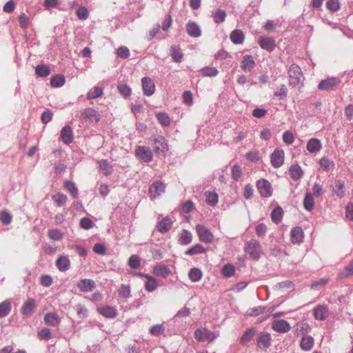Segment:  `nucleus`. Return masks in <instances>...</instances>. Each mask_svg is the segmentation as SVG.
<instances>
[{"label":"nucleus","instance_id":"nucleus-1","mask_svg":"<svg viewBox=\"0 0 353 353\" xmlns=\"http://www.w3.org/2000/svg\"><path fill=\"white\" fill-rule=\"evenodd\" d=\"M245 252L250 258L254 260L259 259L261 250L259 243L255 239H251L245 247Z\"/></svg>","mask_w":353,"mask_h":353},{"label":"nucleus","instance_id":"nucleus-2","mask_svg":"<svg viewBox=\"0 0 353 353\" xmlns=\"http://www.w3.org/2000/svg\"><path fill=\"white\" fill-rule=\"evenodd\" d=\"M195 230L199 239L205 243H212L214 241V234L212 232L205 226L203 225H196Z\"/></svg>","mask_w":353,"mask_h":353},{"label":"nucleus","instance_id":"nucleus-3","mask_svg":"<svg viewBox=\"0 0 353 353\" xmlns=\"http://www.w3.org/2000/svg\"><path fill=\"white\" fill-rule=\"evenodd\" d=\"M194 337L199 342H212L216 337L215 333L206 328H199L194 332Z\"/></svg>","mask_w":353,"mask_h":353},{"label":"nucleus","instance_id":"nucleus-4","mask_svg":"<svg viewBox=\"0 0 353 353\" xmlns=\"http://www.w3.org/2000/svg\"><path fill=\"white\" fill-rule=\"evenodd\" d=\"M256 188L263 197H270L272 196L273 189L271 183L265 179H261L256 181Z\"/></svg>","mask_w":353,"mask_h":353},{"label":"nucleus","instance_id":"nucleus-5","mask_svg":"<svg viewBox=\"0 0 353 353\" xmlns=\"http://www.w3.org/2000/svg\"><path fill=\"white\" fill-rule=\"evenodd\" d=\"M290 83L291 85H298L303 77L301 68L296 64H292L288 70Z\"/></svg>","mask_w":353,"mask_h":353},{"label":"nucleus","instance_id":"nucleus-6","mask_svg":"<svg viewBox=\"0 0 353 353\" xmlns=\"http://www.w3.org/2000/svg\"><path fill=\"white\" fill-rule=\"evenodd\" d=\"M81 118L90 123H98L100 120V115L94 109L88 108L81 112Z\"/></svg>","mask_w":353,"mask_h":353},{"label":"nucleus","instance_id":"nucleus-7","mask_svg":"<svg viewBox=\"0 0 353 353\" xmlns=\"http://www.w3.org/2000/svg\"><path fill=\"white\" fill-rule=\"evenodd\" d=\"M272 329L276 332L287 333L291 330V325L285 320L274 319L272 323Z\"/></svg>","mask_w":353,"mask_h":353},{"label":"nucleus","instance_id":"nucleus-8","mask_svg":"<svg viewBox=\"0 0 353 353\" xmlns=\"http://www.w3.org/2000/svg\"><path fill=\"white\" fill-rule=\"evenodd\" d=\"M165 185L161 181L154 182L149 188V194L152 199H154L159 196L165 192Z\"/></svg>","mask_w":353,"mask_h":353},{"label":"nucleus","instance_id":"nucleus-9","mask_svg":"<svg viewBox=\"0 0 353 353\" xmlns=\"http://www.w3.org/2000/svg\"><path fill=\"white\" fill-rule=\"evenodd\" d=\"M258 43L262 49L269 52L273 51L276 48L275 39L270 37H260Z\"/></svg>","mask_w":353,"mask_h":353},{"label":"nucleus","instance_id":"nucleus-10","mask_svg":"<svg viewBox=\"0 0 353 353\" xmlns=\"http://www.w3.org/2000/svg\"><path fill=\"white\" fill-rule=\"evenodd\" d=\"M285 154L281 149H276L270 157L271 164L274 168H279L284 163Z\"/></svg>","mask_w":353,"mask_h":353},{"label":"nucleus","instance_id":"nucleus-11","mask_svg":"<svg viewBox=\"0 0 353 353\" xmlns=\"http://www.w3.org/2000/svg\"><path fill=\"white\" fill-rule=\"evenodd\" d=\"M341 83L340 79L336 77H330L325 80H322L319 85L318 88L321 90H329L338 86Z\"/></svg>","mask_w":353,"mask_h":353},{"label":"nucleus","instance_id":"nucleus-12","mask_svg":"<svg viewBox=\"0 0 353 353\" xmlns=\"http://www.w3.org/2000/svg\"><path fill=\"white\" fill-rule=\"evenodd\" d=\"M136 156L145 162H150L152 159L151 150L145 146H138L135 150Z\"/></svg>","mask_w":353,"mask_h":353},{"label":"nucleus","instance_id":"nucleus-13","mask_svg":"<svg viewBox=\"0 0 353 353\" xmlns=\"http://www.w3.org/2000/svg\"><path fill=\"white\" fill-rule=\"evenodd\" d=\"M37 307V303L33 299H28L24 302L21 308V312L25 316H30L34 312Z\"/></svg>","mask_w":353,"mask_h":353},{"label":"nucleus","instance_id":"nucleus-14","mask_svg":"<svg viewBox=\"0 0 353 353\" xmlns=\"http://www.w3.org/2000/svg\"><path fill=\"white\" fill-rule=\"evenodd\" d=\"M141 83L144 94L148 97L152 95L155 91L154 81L149 77H143Z\"/></svg>","mask_w":353,"mask_h":353},{"label":"nucleus","instance_id":"nucleus-15","mask_svg":"<svg viewBox=\"0 0 353 353\" xmlns=\"http://www.w3.org/2000/svg\"><path fill=\"white\" fill-rule=\"evenodd\" d=\"M77 286L81 292H88L92 291L96 288V283L92 280L83 279L77 283Z\"/></svg>","mask_w":353,"mask_h":353},{"label":"nucleus","instance_id":"nucleus-16","mask_svg":"<svg viewBox=\"0 0 353 353\" xmlns=\"http://www.w3.org/2000/svg\"><path fill=\"white\" fill-rule=\"evenodd\" d=\"M313 314L315 319L323 321L328 316V308L325 305H319L314 309Z\"/></svg>","mask_w":353,"mask_h":353},{"label":"nucleus","instance_id":"nucleus-17","mask_svg":"<svg viewBox=\"0 0 353 353\" xmlns=\"http://www.w3.org/2000/svg\"><path fill=\"white\" fill-rule=\"evenodd\" d=\"M272 337L267 332L261 333L256 339V344L260 348H268L271 345Z\"/></svg>","mask_w":353,"mask_h":353},{"label":"nucleus","instance_id":"nucleus-18","mask_svg":"<svg viewBox=\"0 0 353 353\" xmlns=\"http://www.w3.org/2000/svg\"><path fill=\"white\" fill-rule=\"evenodd\" d=\"M255 66V61L252 55L246 54L242 57L241 68L243 71H250Z\"/></svg>","mask_w":353,"mask_h":353},{"label":"nucleus","instance_id":"nucleus-19","mask_svg":"<svg viewBox=\"0 0 353 353\" xmlns=\"http://www.w3.org/2000/svg\"><path fill=\"white\" fill-rule=\"evenodd\" d=\"M44 322L46 325L56 327L61 323V318L55 312H48L44 316Z\"/></svg>","mask_w":353,"mask_h":353},{"label":"nucleus","instance_id":"nucleus-20","mask_svg":"<svg viewBox=\"0 0 353 353\" xmlns=\"http://www.w3.org/2000/svg\"><path fill=\"white\" fill-rule=\"evenodd\" d=\"M230 39L234 44H242L245 40V34L241 30L236 29L230 33Z\"/></svg>","mask_w":353,"mask_h":353},{"label":"nucleus","instance_id":"nucleus-21","mask_svg":"<svg viewBox=\"0 0 353 353\" xmlns=\"http://www.w3.org/2000/svg\"><path fill=\"white\" fill-rule=\"evenodd\" d=\"M153 150L156 153L164 152L168 150V145L164 137H160L154 140Z\"/></svg>","mask_w":353,"mask_h":353},{"label":"nucleus","instance_id":"nucleus-22","mask_svg":"<svg viewBox=\"0 0 353 353\" xmlns=\"http://www.w3.org/2000/svg\"><path fill=\"white\" fill-rule=\"evenodd\" d=\"M97 311L100 314L107 318H114L117 315V310L109 305L99 307L97 308Z\"/></svg>","mask_w":353,"mask_h":353},{"label":"nucleus","instance_id":"nucleus-23","mask_svg":"<svg viewBox=\"0 0 353 353\" xmlns=\"http://www.w3.org/2000/svg\"><path fill=\"white\" fill-rule=\"evenodd\" d=\"M60 136L62 141L66 144H69L73 141L72 130L69 125H65L62 128Z\"/></svg>","mask_w":353,"mask_h":353},{"label":"nucleus","instance_id":"nucleus-24","mask_svg":"<svg viewBox=\"0 0 353 353\" xmlns=\"http://www.w3.org/2000/svg\"><path fill=\"white\" fill-rule=\"evenodd\" d=\"M306 148L310 153H316L321 150L322 144L319 139L312 138L308 141Z\"/></svg>","mask_w":353,"mask_h":353},{"label":"nucleus","instance_id":"nucleus-25","mask_svg":"<svg viewBox=\"0 0 353 353\" xmlns=\"http://www.w3.org/2000/svg\"><path fill=\"white\" fill-rule=\"evenodd\" d=\"M188 34L193 37H199L201 34L199 26L194 22L189 21L186 25Z\"/></svg>","mask_w":353,"mask_h":353},{"label":"nucleus","instance_id":"nucleus-26","mask_svg":"<svg viewBox=\"0 0 353 353\" xmlns=\"http://www.w3.org/2000/svg\"><path fill=\"white\" fill-rule=\"evenodd\" d=\"M291 241L293 243H299L303 241V232L301 228L295 227L290 232Z\"/></svg>","mask_w":353,"mask_h":353},{"label":"nucleus","instance_id":"nucleus-27","mask_svg":"<svg viewBox=\"0 0 353 353\" xmlns=\"http://www.w3.org/2000/svg\"><path fill=\"white\" fill-rule=\"evenodd\" d=\"M56 265L60 271L65 272L70 267V259L66 256H61L57 259Z\"/></svg>","mask_w":353,"mask_h":353},{"label":"nucleus","instance_id":"nucleus-28","mask_svg":"<svg viewBox=\"0 0 353 353\" xmlns=\"http://www.w3.org/2000/svg\"><path fill=\"white\" fill-rule=\"evenodd\" d=\"M172 221L169 218H164L160 222L158 223L157 228L159 232L161 233H165L170 230L172 228Z\"/></svg>","mask_w":353,"mask_h":353},{"label":"nucleus","instance_id":"nucleus-29","mask_svg":"<svg viewBox=\"0 0 353 353\" xmlns=\"http://www.w3.org/2000/svg\"><path fill=\"white\" fill-rule=\"evenodd\" d=\"M138 275L144 276L145 278H146L148 279L145 284V290L147 291L152 292L157 288L158 283H157V280L154 278H153L148 274H142V273H139V274H138Z\"/></svg>","mask_w":353,"mask_h":353},{"label":"nucleus","instance_id":"nucleus-30","mask_svg":"<svg viewBox=\"0 0 353 353\" xmlns=\"http://www.w3.org/2000/svg\"><path fill=\"white\" fill-rule=\"evenodd\" d=\"M289 172L291 178L294 181H297L301 179L303 174V171L299 165H291Z\"/></svg>","mask_w":353,"mask_h":353},{"label":"nucleus","instance_id":"nucleus-31","mask_svg":"<svg viewBox=\"0 0 353 353\" xmlns=\"http://www.w3.org/2000/svg\"><path fill=\"white\" fill-rule=\"evenodd\" d=\"M314 343V341L312 336H305L301 339L300 346L302 350L305 351H309L313 347Z\"/></svg>","mask_w":353,"mask_h":353},{"label":"nucleus","instance_id":"nucleus-32","mask_svg":"<svg viewBox=\"0 0 353 353\" xmlns=\"http://www.w3.org/2000/svg\"><path fill=\"white\" fill-rule=\"evenodd\" d=\"M192 241V234L187 230H183L179 236V243L181 245H188Z\"/></svg>","mask_w":353,"mask_h":353},{"label":"nucleus","instance_id":"nucleus-33","mask_svg":"<svg viewBox=\"0 0 353 353\" xmlns=\"http://www.w3.org/2000/svg\"><path fill=\"white\" fill-rule=\"evenodd\" d=\"M170 54L174 62L180 63L182 61L183 54L178 46H172L171 47Z\"/></svg>","mask_w":353,"mask_h":353},{"label":"nucleus","instance_id":"nucleus-34","mask_svg":"<svg viewBox=\"0 0 353 353\" xmlns=\"http://www.w3.org/2000/svg\"><path fill=\"white\" fill-rule=\"evenodd\" d=\"M319 165L321 169L329 172L334 168L335 163L333 161L326 157H323L319 160Z\"/></svg>","mask_w":353,"mask_h":353},{"label":"nucleus","instance_id":"nucleus-35","mask_svg":"<svg viewBox=\"0 0 353 353\" xmlns=\"http://www.w3.org/2000/svg\"><path fill=\"white\" fill-rule=\"evenodd\" d=\"M12 308L11 302L9 300H5L0 303V318L8 316Z\"/></svg>","mask_w":353,"mask_h":353},{"label":"nucleus","instance_id":"nucleus-36","mask_svg":"<svg viewBox=\"0 0 353 353\" xmlns=\"http://www.w3.org/2000/svg\"><path fill=\"white\" fill-rule=\"evenodd\" d=\"M153 272L157 276H161L165 278L170 274L171 271L168 266L161 265L154 267Z\"/></svg>","mask_w":353,"mask_h":353},{"label":"nucleus","instance_id":"nucleus-37","mask_svg":"<svg viewBox=\"0 0 353 353\" xmlns=\"http://www.w3.org/2000/svg\"><path fill=\"white\" fill-rule=\"evenodd\" d=\"M256 330L254 328L247 330L240 339V343L245 345L249 341L252 340L254 336Z\"/></svg>","mask_w":353,"mask_h":353},{"label":"nucleus","instance_id":"nucleus-38","mask_svg":"<svg viewBox=\"0 0 353 353\" xmlns=\"http://www.w3.org/2000/svg\"><path fill=\"white\" fill-rule=\"evenodd\" d=\"M207 250L199 243H197L185 251L186 255H195L199 254L205 253Z\"/></svg>","mask_w":353,"mask_h":353},{"label":"nucleus","instance_id":"nucleus-39","mask_svg":"<svg viewBox=\"0 0 353 353\" xmlns=\"http://www.w3.org/2000/svg\"><path fill=\"white\" fill-rule=\"evenodd\" d=\"M202 276V271L197 268L190 269L188 272V277L192 282L199 281L201 279Z\"/></svg>","mask_w":353,"mask_h":353},{"label":"nucleus","instance_id":"nucleus-40","mask_svg":"<svg viewBox=\"0 0 353 353\" xmlns=\"http://www.w3.org/2000/svg\"><path fill=\"white\" fill-rule=\"evenodd\" d=\"M103 89L99 86H94L92 88L87 94L88 99H93L102 96Z\"/></svg>","mask_w":353,"mask_h":353},{"label":"nucleus","instance_id":"nucleus-41","mask_svg":"<svg viewBox=\"0 0 353 353\" xmlns=\"http://www.w3.org/2000/svg\"><path fill=\"white\" fill-rule=\"evenodd\" d=\"M52 199L57 207L63 206L68 200L66 195L61 192L52 195Z\"/></svg>","mask_w":353,"mask_h":353},{"label":"nucleus","instance_id":"nucleus-42","mask_svg":"<svg viewBox=\"0 0 353 353\" xmlns=\"http://www.w3.org/2000/svg\"><path fill=\"white\" fill-rule=\"evenodd\" d=\"M65 83V79L63 75L57 74L51 78L50 85L53 88H59L63 86Z\"/></svg>","mask_w":353,"mask_h":353},{"label":"nucleus","instance_id":"nucleus-43","mask_svg":"<svg viewBox=\"0 0 353 353\" xmlns=\"http://www.w3.org/2000/svg\"><path fill=\"white\" fill-rule=\"evenodd\" d=\"M212 17L216 23H223L225 20L226 12L221 9H217L212 12Z\"/></svg>","mask_w":353,"mask_h":353},{"label":"nucleus","instance_id":"nucleus-44","mask_svg":"<svg viewBox=\"0 0 353 353\" xmlns=\"http://www.w3.org/2000/svg\"><path fill=\"white\" fill-rule=\"evenodd\" d=\"M99 170L103 174L108 176L112 173V168L107 160H101L99 162Z\"/></svg>","mask_w":353,"mask_h":353},{"label":"nucleus","instance_id":"nucleus-45","mask_svg":"<svg viewBox=\"0 0 353 353\" xmlns=\"http://www.w3.org/2000/svg\"><path fill=\"white\" fill-rule=\"evenodd\" d=\"M303 205L305 210L307 211H311L314 208V200L313 196L310 193H307L305 194Z\"/></svg>","mask_w":353,"mask_h":353},{"label":"nucleus","instance_id":"nucleus-46","mask_svg":"<svg viewBox=\"0 0 353 353\" xmlns=\"http://www.w3.org/2000/svg\"><path fill=\"white\" fill-rule=\"evenodd\" d=\"M283 217V210L281 207H277L273 210L271 213V218L273 222L279 223Z\"/></svg>","mask_w":353,"mask_h":353},{"label":"nucleus","instance_id":"nucleus-47","mask_svg":"<svg viewBox=\"0 0 353 353\" xmlns=\"http://www.w3.org/2000/svg\"><path fill=\"white\" fill-rule=\"evenodd\" d=\"M64 187L74 198H76L77 196L78 189L75 185L74 183L70 181H67L64 183Z\"/></svg>","mask_w":353,"mask_h":353},{"label":"nucleus","instance_id":"nucleus-48","mask_svg":"<svg viewBox=\"0 0 353 353\" xmlns=\"http://www.w3.org/2000/svg\"><path fill=\"white\" fill-rule=\"evenodd\" d=\"M199 72L203 77H215L219 74L218 70L212 67H205Z\"/></svg>","mask_w":353,"mask_h":353},{"label":"nucleus","instance_id":"nucleus-49","mask_svg":"<svg viewBox=\"0 0 353 353\" xmlns=\"http://www.w3.org/2000/svg\"><path fill=\"white\" fill-rule=\"evenodd\" d=\"M157 118L159 121V122L163 125V126H169L170 124V118L169 116L165 113V112H158L157 113Z\"/></svg>","mask_w":353,"mask_h":353},{"label":"nucleus","instance_id":"nucleus-50","mask_svg":"<svg viewBox=\"0 0 353 353\" xmlns=\"http://www.w3.org/2000/svg\"><path fill=\"white\" fill-rule=\"evenodd\" d=\"M334 192L337 196L342 198L345 195V184L343 181L338 180L335 181Z\"/></svg>","mask_w":353,"mask_h":353},{"label":"nucleus","instance_id":"nucleus-51","mask_svg":"<svg viewBox=\"0 0 353 353\" xmlns=\"http://www.w3.org/2000/svg\"><path fill=\"white\" fill-rule=\"evenodd\" d=\"M35 73L39 77H46L50 74V70L49 67L41 65L35 68Z\"/></svg>","mask_w":353,"mask_h":353},{"label":"nucleus","instance_id":"nucleus-52","mask_svg":"<svg viewBox=\"0 0 353 353\" xmlns=\"http://www.w3.org/2000/svg\"><path fill=\"white\" fill-rule=\"evenodd\" d=\"M206 196V203L211 205H215L218 202V195L216 192H207L205 193Z\"/></svg>","mask_w":353,"mask_h":353},{"label":"nucleus","instance_id":"nucleus-53","mask_svg":"<svg viewBox=\"0 0 353 353\" xmlns=\"http://www.w3.org/2000/svg\"><path fill=\"white\" fill-rule=\"evenodd\" d=\"M118 90L119 93L125 98L129 97L131 95L132 90L126 84L119 83L118 85Z\"/></svg>","mask_w":353,"mask_h":353},{"label":"nucleus","instance_id":"nucleus-54","mask_svg":"<svg viewBox=\"0 0 353 353\" xmlns=\"http://www.w3.org/2000/svg\"><path fill=\"white\" fill-rule=\"evenodd\" d=\"M48 233L49 237L54 241H59L63 236V233L58 229H50L48 230Z\"/></svg>","mask_w":353,"mask_h":353},{"label":"nucleus","instance_id":"nucleus-55","mask_svg":"<svg viewBox=\"0 0 353 353\" xmlns=\"http://www.w3.org/2000/svg\"><path fill=\"white\" fill-rule=\"evenodd\" d=\"M340 8L339 0H328L326 3V8L331 12H336Z\"/></svg>","mask_w":353,"mask_h":353},{"label":"nucleus","instance_id":"nucleus-56","mask_svg":"<svg viewBox=\"0 0 353 353\" xmlns=\"http://www.w3.org/2000/svg\"><path fill=\"white\" fill-rule=\"evenodd\" d=\"M128 265L133 269H137L141 265L140 257L136 254L132 255L129 259Z\"/></svg>","mask_w":353,"mask_h":353},{"label":"nucleus","instance_id":"nucleus-57","mask_svg":"<svg viewBox=\"0 0 353 353\" xmlns=\"http://www.w3.org/2000/svg\"><path fill=\"white\" fill-rule=\"evenodd\" d=\"M265 310V307L262 306L254 307L252 308H250L249 310H248V311L246 312V314L248 316H256L263 313Z\"/></svg>","mask_w":353,"mask_h":353},{"label":"nucleus","instance_id":"nucleus-58","mask_svg":"<svg viewBox=\"0 0 353 353\" xmlns=\"http://www.w3.org/2000/svg\"><path fill=\"white\" fill-rule=\"evenodd\" d=\"M351 275H353V260L339 273V277L343 279Z\"/></svg>","mask_w":353,"mask_h":353},{"label":"nucleus","instance_id":"nucleus-59","mask_svg":"<svg viewBox=\"0 0 353 353\" xmlns=\"http://www.w3.org/2000/svg\"><path fill=\"white\" fill-rule=\"evenodd\" d=\"M76 14L81 20H85L89 17V12L84 6H80L76 11Z\"/></svg>","mask_w":353,"mask_h":353},{"label":"nucleus","instance_id":"nucleus-60","mask_svg":"<svg viewBox=\"0 0 353 353\" xmlns=\"http://www.w3.org/2000/svg\"><path fill=\"white\" fill-rule=\"evenodd\" d=\"M234 267L231 264L225 265L221 270L222 274L225 277H230L234 274Z\"/></svg>","mask_w":353,"mask_h":353},{"label":"nucleus","instance_id":"nucleus-61","mask_svg":"<svg viewBox=\"0 0 353 353\" xmlns=\"http://www.w3.org/2000/svg\"><path fill=\"white\" fill-rule=\"evenodd\" d=\"M328 280V279L322 278L315 281L311 284V288L314 290H318L325 285L327 283Z\"/></svg>","mask_w":353,"mask_h":353},{"label":"nucleus","instance_id":"nucleus-62","mask_svg":"<svg viewBox=\"0 0 353 353\" xmlns=\"http://www.w3.org/2000/svg\"><path fill=\"white\" fill-rule=\"evenodd\" d=\"M12 216L10 213L3 210L0 212V221L5 225H8L12 221Z\"/></svg>","mask_w":353,"mask_h":353},{"label":"nucleus","instance_id":"nucleus-63","mask_svg":"<svg viewBox=\"0 0 353 353\" xmlns=\"http://www.w3.org/2000/svg\"><path fill=\"white\" fill-rule=\"evenodd\" d=\"M117 54L121 59H127L130 57V52L126 46H121L117 50Z\"/></svg>","mask_w":353,"mask_h":353},{"label":"nucleus","instance_id":"nucleus-64","mask_svg":"<svg viewBox=\"0 0 353 353\" xmlns=\"http://www.w3.org/2000/svg\"><path fill=\"white\" fill-rule=\"evenodd\" d=\"M19 23L21 28L26 29L29 26L30 19L25 13H21L19 17Z\"/></svg>","mask_w":353,"mask_h":353}]
</instances>
